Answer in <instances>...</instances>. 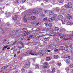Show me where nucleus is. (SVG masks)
Masks as SVG:
<instances>
[{
  "label": "nucleus",
  "instance_id": "27",
  "mask_svg": "<svg viewBox=\"0 0 73 73\" xmlns=\"http://www.w3.org/2000/svg\"><path fill=\"white\" fill-rule=\"evenodd\" d=\"M56 11L57 12H58L60 11V9L58 7H56Z\"/></svg>",
  "mask_w": 73,
  "mask_h": 73
},
{
  "label": "nucleus",
  "instance_id": "37",
  "mask_svg": "<svg viewBox=\"0 0 73 73\" xmlns=\"http://www.w3.org/2000/svg\"><path fill=\"white\" fill-rule=\"evenodd\" d=\"M15 46H14L11 48V50H13V49H15Z\"/></svg>",
  "mask_w": 73,
  "mask_h": 73
},
{
  "label": "nucleus",
  "instance_id": "33",
  "mask_svg": "<svg viewBox=\"0 0 73 73\" xmlns=\"http://www.w3.org/2000/svg\"><path fill=\"white\" fill-rule=\"evenodd\" d=\"M24 21H25V22H27V20L26 18H25V17L24 18Z\"/></svg>",
  "mask_w": 73,
  "mask_h": 73
},
{
  "label": "nucleus",
  "instance_id": "35",
  "mask_svg": "<svg viewBox=\"0 0 73 73\" xmlns=\"http://www.w3.org/2000/svg\"><path fill=\"white\" fill-rule=\"evenodd\" d=\"M48 26L50 27H52V24L51 23H50L48 24Z\"/></svg>",
  "mask_w": 73,
  "mask_h": 73
},
{
  "label": "nucleus",
  "instance_id": "22",
  "mask_svg": "<svg viewBox=\"0 0 73 73\" xmlns=\"http://www.w3.org/2000/svg\"><path fill=\"white\" fill-rule=\"evenodd\" d=\"M55 29L56 31H59L60 29H59V28L56 27L55 28Z\"/></svg>",
  "mask_w": 73,
  "mask_h": 73
},
{
  "label": "nucleus",
  "instance_id": "59",
  "mask_svg": "<svg viewBox=\"0 0 73 73\" xmlns=\"http://www.w3.org/2000/svg\"><path fill=\"white\" fill-rule=\"evenodd\" d=\"M17 53L18 54H19L20 53V51H17Z\"/></svg>",
  "mask_w": 73,
  "mask_h": 73
},
{
  "label": "nucleus",
  "instance_id": "53",
  "mask_svg": "<svg viewBox=\"0 0 73 73\" xmlns=\"http://www.w3.org/2000/svg\"><path fill=\"white\" fill-rule=\"evenodd\" d=\"M64 22H65V23H66V22H67V20H66V19H65L64 20Z\"/></svg>",
  "mask_w": 73,
  "mask_h": 73
},
{
  "label": "nucleus",
  "instance_id": "28",
  "mask_svg": "<svg viewBox=\"0 0 73 73\" xmlns=\"http://www.w3.org/2000/svg\"><path fill=\"white\" fill-rule=\"evenodd\" d=\"M67 24L68 25H70V24H71V22H69V21H68L67 23Z\"/></svg>",
  "mask_w": 73,
  "mask_h": 73
},
{
  "label": "nucleus",
  "instance_id": "41",
  "mask_svg": "<svg viewBox=\"0 0 73 73\" xmlns=\"http://www.w3.org/2000/svg\"><path fill=\"white\" fill-rule=\"evenodd\" d=\"M6 67H5V66L1 68V69L3 70V69H5Z\"/></svg>",
  "mask_w": 73,
  "mask_h": 73
},
{
  "label": "nucleus",
  "instance_id": "46",
  "mask_svg": "<svg viewBox=\"0 0 73 73\" xmlns=\"http://www.w3.org/2000/svg\"><path fill=\"white\" fill-rule=\"evenodd\" d=\"M73 64H71L70 65V68H73Z\"/></svg>",
  "mask_w": 73,
  "mask_h": 73
},
{
  "label": "nucleus",
  "instance_id": "17",
  "mask_svg": "<svg viewBox=\"0 0 73 73\" xmlns=\"http://www.w3.org/2000/svg\"><path fill=\"white\" fill-rule=\"evenodd\" d=\"M27 15L28 16H30L32 15V13L31 12H28L27 13Z\"/></svg>",
  "mask_w": 73,
  "mask_h": 73
},
{
  "label": "nucleus",
  "instance_id": "32",
  "mask_svg": "<svg viewBox=\"0 0 73 73\" xmlns=\"http://www.w3.org/2000/svg\"><path fill=\"white\" fill-rule=\"evenodd\" d=\"M48 19V18H47V17H45L43 19V21H45V20H47Z\"/></svg>",
  "mask_w": 73,
  "mask_h": 73
},
{
  "label": "nucleus",
  "instance_id": "31",
  "mask_svg": "<svg viewBox=\"0 0 73 73\" xmlns=\"http://www.w3.org/2000/svg\"><path fill=\"white\" fill-rule=\"evenodd\" d=\"M68 5H72V3L71 2H69L68 3Z\"/></svg>",
  "mask_w": 73,
  "mask_h": 73
},
{
  "label": "nucleus",
  "instance_id": "13",
  "mask_svg": "<svg viewBox=\"0 0 73 73\" xmlns=\"http://www.w3.org/2000/svg\"><path fill=\"white\" fill-rule=\"evenodd\" d=\"M54 58H56V59L57 58H58V56L57 55H55L54 56Z\"/></svg>",
  "mask_w": 73,
  "mask_h": 73
},
{
  "label": "nucleus",
  "instance_id": "40",
  "mask_svg": "<svg viewBox=\"0 0 73 73\" xmlns=\"http://www.w3.org/2000/svg\"><path fill=\"white\" fill-rule=\"evenodd\" d=\"M39 54L40 55V56H43V54L40 52L39 53Z\"/></svg>",
  "mask_w": 73,
  "mask_h": 73
},
{
  "label": "nucleus",
  "instance_id": "62",
  "mask_svg": "<svg viewBox=\"0 0 73 73\" xmlns=\"http://www.w3.org/2000/svg\"><path fill=\"white\" fill-rule=\"evenodd\" d=\"M68 36H65L64 38H68Z\"/></svg>",
  "mask_w": 73,
  "mask_h": 73
},
{
  "label": "nucleus",
  "instance_id": "29",
  "mask_svg": "<svg viewBox=\"0 0 73 73\" xmlns=\"http://www.w3.org/2000/svg\"><path fill=\"white\" fill-rule=\"evenodd\" d=\"M51 20L52 21H53V20H55V17H52L51 18Z\"/></svg>",
  "mask_w": 73,
  "mask_h": 73
},
{
  "label": "nucleus",
  "instance_id": "10",
  "mask_svg": "<svg viewBox=\"0 0 73 73\" xmlns=\"http://www.w3.org/2000/svg\"><path fill=\"white\" fill-rule=\"evenodd\" d=\"M7 17H11V13H6Z\"/></svg>",
  "mask_w": 73,
  "mask_h": 73
},
{
  "label": "nucleus",
  "instance_id": "43",
  "mask_svg": "<svg viewBox=\"0 0 73 73\" xmlns=\"http://www.w3.org/2000/svg\"><path fill=\"white\" fill-rule=\"evenodd\" d=\"M33 37V36L32 35L31 36H29V38H32V37Z\"/></svg>",
  "mask_w": 73,
  "mask_h": 73
},
{
  "label": "nucleus",
  "instance_id": "49",
  "mask_svg": "<svg viewBox=\"0 0 73 73\" xmlns=\"http://www.w3.org/2000/svg\"><path fill=\"white\" fill-rule=\"evenodd\" d=\"M54 52H58V50L56 49L55 50H54Z\"/></svg>",
  "mask_w": 73,
  "mask_h": 73
},
{
  "label": "nucleus",
  "instance_id": "51",
  "mask_svg": "<svg viewBox=\"0 0 73 73\" xmlns=\"http://www.w3.org/2000/svg\"><path fill=\"white\" fill-rule=\"evenodd\" d=\"M17 42V41H15L13 43V45H15V43Z\"/></svg>",
  "mask_w": 73,
  "mask_h": 73
},
{
  "label": "nucleus",
  "instance_id": "3",
  "mask_svg": "<svg viewBox=\"0 0 73 73\" xmlns=\"http://www.w3.org/2000/svg\"><path fill=\"white\" fill-rule=\"evenodd\" d=\"M66 17L68 20H71L72 19V16H70V15L68 14L66 15Z\"/></svg>",
  "mask_w": 73,
  "mask_h": 73
},
{
  "label": "nucleus",
  "instance_id": "44",
  "mask_svg": "<svg viewBox=\"0 0 73 73\" xmlns=\"http://www.w3.org/2000/svg\"><path fill=\"white\" fill-rule=\"evenodd\" d=\"M53 17H57V15L56 14L54 15H53Z\"/></svg>",
  "mask_w": 73,
  "mask_h": 73
},
{
  "label": "nucleus",
  "instance_id": "47",
  "mask_svg": "<svg viewBox=\"0 0 73 73\" xmlns=\"http://www.w3.org/2000/svg\"><path fill=\"white\" fill-rule=\"evenodd\" d=\"M48 64V63L47 62H45L44 64V65H47Z\"/></svg>",
  "mask_w": 73,
  "mask_h": 73
},
{
  "label": "nucleus",
  "instance_id": "18",
  "mask_svg": "<svg viewBox=\"0 0 73 73\" xmlns=\"http://www.w3.org/2000/svg\"><path fill=\"white\" fill-rule=\"evenodd\" d=\"M15 3H16V4H18V3H19V1L18 0H16L15 1Z\"/></svg>",
  "mask_w": 73,
  "mask_h": 73
},
{
  "label": "nucleus",
  "instance_id": "48",
  "mask_svg": "<svg viewBox=\"0 0 73 73\" xmlns=\"http://www.w3.org/2000/svg\"><path fill=\"white\" fill-rule=\"evenodd\" d=\"M26 1V0H22V3H24Z\"/></svg>",
  "mask_w": 73,
  "mask_h": 73
},
{
  "label": "nucleus",
  "instance_id": "6",
  "mask_svg": "<svg viewBox=\"0 0 73 73\" xmlns=\"http://www.w3.org/2000/svg\"><path fill=\"white\" fill-rule=\"evenodd\" d=\"M63 19V17L62 15H59L58 17V19L61 20Z\"/></svg>",
  "mask_w": 73,
  "mask_h": 73
},
{
  "label": "nucleus",
  "instance_id": "16",
  "mask_svg": "<svg viewBox=\"0 0 73 73\" xmlns=\"http://www.w3.org/2000/svg\"><path fill=\"white\" fill-rule=\"evenodd\" d=\"M53 46V44H51L49 45L48 46L49 48H52Z\"/></svg>",
  "mask_w": 73,
  "mask_h": 73
},
{
  "label": "nucleus",
  "instance_id": "34",
  "mask_svg": "<svg viewBox=\"0 0 73 73\" xmlns=\"http://www.w3.org/2000/svg\"><path fill=\"white\" fill-rule=\"evenodd\" d=\"M27 66L28 65H27V64H26L23 66V68H27Z\"/></svg>",
  "mask_w": 73,
  "mask_h": 73
},
{
  "label": "nucleus",
  "instance_id": "7",
  "mask_svg": "<svg viewBox=\"0 0 73 73\" xmlns=\"http://www.w3.org/2000/svg\"><path fill=\"white\" fill-rule=\"evenodd\" d=\"M28 35V33L27 32V31H25L24 32V33H23V35L24 36H27Z\"/></svg>",
  "mask_w": 73,
  "mask_h": 73
},
{
  "label": "nucleus",
  "instance_id": "63",
  "mask_svg": "<svg viewBox=\"0 0 73 73\" xmlns=\"http://www.w3.org/2000/svg\"><path fill=\"white\" fill-rule=\"evenodd\" d=\"M16 56V54H15L14 55V57H15Z\"/></svg>",
  "mask_w": 73,
  "mask_h": 73
},
{
  "label": "nucleus",
  "instance_id": "24",
  "mask_svg": "<svg viewBox=\"0 0 73 73\" xmlns=\"http://www.w3.org/2000/svg\"><path fill=\"white\" fill-rule=\"evenodd\" d=\"M64 49L65 51H67L68 50V47H64Z\"/></svg>",
  "mask_w": 73,
  "mask_h": 73
},
{
  "label": "nucleus",
  "instance_id": "42",
  "mask_svg": "<svg viewBox=\"0 0 73 73\" xmlns=\"http://www.w3.org/2000/svg\"><path fill=\"white\" fill-rule=\"evenodd\" d=\"M61 63H57V65H58V66H60V65H61Z\"/></svg>",
  "mask_w": 73,
  "mask_h": 73
},
{
  "label": "nucleus",
  "instance_id": "20",
  "mask_svg": "<svg viewBox=\"0 0 73 73\" xmlns=\"http://www.w3.org/2000/svg\"><path fill=\"white\" fill-rule=\"evenodd\" d=\"M26 65H29H29H30V62H26Z\"/></svg>",
  "mask_w": 73,
  "mask_h": 73
},
{
  "label": "nucleus",
  "instance_id": "26",
  "mask_svg": "<svg viewBox=\"0 0 73 73\" xmlns=\"http://www.w3.org/2000/svg\"><path fill=\"white\" fill-rule=\"evenodd\" d=\"M58 1L60 3H62L64 2V0H59Z\"/></svg>",
  "mask_w": 73,
  "mask_h": 73
},
{
  "label": "nucleus",
  "instance_id": "58",
  "mask_svg": "<svg viewBox=\"0 0 73 73\" xmlns=\"http://www.w3.org/2000/svg\"><path fill=\"white\" fill-rule=\"evenodd\" d=\"M65 9H62V11L63 12H64V11H65Z\"/></svg>",
  "mask_w": 73,
  "mask_h": 73
},
{
  "label": "nucleus",
  "instance_id": "4",
  "mask_svg": "<svg viewBox=\"0 0 73 73\" xmlns=\"http://www.w3.org/2000/svg\"><path fill=\"white\" fill-rule=\"evenodd\" d=\"M73 7L72 5H66L65 6V8L67 9V8H72Z\"/></svg>",
  "mask_w": 73,
  "mask_h": 73
},
{
  "label": "nucleus",
  "instance_id": "57",
  "mask_svg": "<svg viewBox=\"0 0 73 73\" xmlns=\"http://www.w3.org/2000/svg\"><path fill=\"white\" fill-rule=\"evenodd\" d=\"M47 52H51V51H50V50H47Z\"/></svg>",
  "mask_w": 73,
  "mask_h": 73
},
{
  "label": "nucleus",
  "instance_id": "56",
  "mask_svg": "<svg viewBox=\"0 0 73 73\" xmlns=\"http://www.w3.org/2000/svg\"><path fill=\"white\" fill-rule=\"evenodd\" d=\"M26 32H27V33H29V32H31V31H26Z\"/></svg>",
  "mask_w": 73,
  "mask_h": 73
},
{
  "label": "nucleus",
  "instance_id": "15",
  "mask_svg": "<svg viewBox=\"0 0 73 73\" xmlns=\"http://www.w3.org/2000/svg\"><path fill=\"white\" fill-rule=\"evenodd\" d=\"M49 38H50V37H49L45 38H44V40L45 41H48V40H49Z\"/></svg>",
  "mask_w": 73,
  "mask_h": 73
},
{
  "label": "nucleus",
  "instance_id": "5",
  "mask_svg": "<svg viewBox=\"0 0 73 73\" xmlns=\"http://www.w3.org/2000/svg\"><path fill=\"white\" fill-rule=\"evenodd\" d=\"M39 16H40V17H45V16H46V15L44 14V13H40L39 14Z\"/></svg>",
  "mask_w": 73,
  "mask_h": 73
},
{
  "label": "nucleus",
  "instance_id": "14",
  "mask_svg": "<svg viewBox=\"0 0 73 73\" xmlns=\"http://www.w3.org/2000/svg\"><path fill=\"white\" fill-rule=\"evenodd\" d=\"M44 12L45 15H48V11H47L46 10H45L44 11Z\"/></svg>",
  "mask_w": 73,
  "mask_h": 73
},
{
  "label": "nucleus",
  "instance_id": "50",
  "mask_svg": "<svg viewBox=\"0 0 73 73\" xmlns=\"http://www.w3.org/2000/svg\"><path fill=\"white\" fill-rule=\"evenodd\" d=\"M69 67H67L66 68V70H69Z\"/></svg>",
  "mask_w": 73,
  "mask_h": 73
},
{
  "label": "nucleus",
  "instance_id": "25",
  "mask_svg": "<svg viewBox=\"0 0 73 73\" xmlns=\"http://www.w3.org/2000/svg\"><path fill=\"white\" fill-rule=\"evenodd\" d=\"M8 48V46H5L3 48L2 50H4L5 48Z\"/></svg>",
  "mask_w": 73,
  "mask_h": 73
},
{
  "label": "nucleus",
  "instance_id": "38",
  "mask_svg": "<svg viewBox=\"0 0 73 73\" xmlns=\"http://www.w3.org/2000/svg\"><path fill=\"white\" fill-rule=\"evenodd\" d=\"M55 70L56 69H55V68L53 69L52 71V72H55Z\"/></svg>",
  "mask_w": 73,
  "mask_h": 73
},
{
  "label": "nucleus",
  "instance_id": "21",
  "mask_svg": "<svg viewBox=\"0 0 73 73\" xmlns=\"http://www.w3.org/2000/svg\"><path fill=\"white\" fill-rule=\"evenodd\" d=\"M70 60L69 59H67L66 60V63H67V64H69V63L70 62Z\"/></svg>",
  "mask_w": 73,
  "mask_h": 73
},
{
  "label": "nucleus",
  "instance_id": "12",
  "mask_svg": "<svg viewBox=\"0 0 73 73\" xmlns=\"http://www.w3.org/2000/svg\"><path fill=\"white\" fill-rule=\"evenodd\" d=\"M31 18L32 20H36V17L33 16H32L31 17Z\"/></svg>",
  "mask_w": 73,
  "mask_h": 73
},
{
  "label": "nucleus",
  "instance_id": "64",
  "mask_svg": "<svg viewBox=\"0 0 73 73\" xmlns=\"http://www.w3.org/2000/svg\"><path fill=\"white\" fill-rule=\"evenodd\" d=\"M70 48H71V49H73V48H72V46H71V45L70 46Z\"/></svg>",
  "mask_w": 73,
  "mask_h": 73
},
{
  "label": "nucleus",
  "instance_id": "60",
  "mask_svg": "<svg viewBox=\"0 0 73 73\" xmlns=\"http://www.w3.org/2000/svg\"><path fill=\"white\" fill-rule=\"evenodd\" d=\"M7 25L8 26H9V27H11V24H7Z\"/></svg>",
  "mask_w": 73,
  "mask_h": 73
},
{
  "label": "nucleus",
  "instance_id": "55",
  "mask_svg": "<svg viewBox=\"0 0 73 73\" xmlns=\"http://www.w3.org/2000/svg\"><path fill=\"white\" fill-rule=\"evenodd\" d=\"M15 73H18V71H17V70H15Z\"/></svg>",
  "mask_w": 73,
  "mask_h": 73
},
{
  "label": "nucleus",
  "instance_id": "19",
  "mask_svg": "<svg viewBox=\"0 0 73 73\" xmlns=\"http://www.w3.org/2000/svg\"><path fill=\"white\" fill-rule=\"evenodd\" d=\"M46 60H48V61H49V60H50V57H46Z\"/></svg>",
  "mask_w": 73,
  "mask_h": 73
},
{
  "label": "nucleus",
  "instance_id": "30",
  "mask_svg": "<svg viewBox=\"0 0 73 73\" xmlns=\"http://www.w3.org/2000/svg\"><path fill=\"white\" fill-rule=\"evenodd\" d=\"M48 20L49 22H52V20L51 18L48 19Z\"/></svg>",
  "mask_w": 73,
  "mask_h": 73
},
{
  "label": "nucleus",
  "instance_id": "11",
  "mask_svg": "<svg viewBox=\"0 0 73 73\" xmlns=\"http://www.w3.org/2000/svg\"><path fill=\"white\" fill-rule=\"evenodd\" d=\"M54 11H50L49 13V15H50L51 16V15H53V14H54Z\"/></svg>",
  "mask_w": 73,
  "mask_h": 73
},
{
  "label": "nucleus",
  "instance_id": "54",
  "mask_svg": "<svg viewBox=\"0 0 73 73\" xmlns=\"http://www.w3.org/2000/svg\"><path fill=\"white\" fill-rule=\"evenodd\" d=\"M63 32H65L66 31V30H65V29H63Z\"/></svg>",
  "mask_w": 73,
  "mask_h": 73
},
{
  "label": "nucleus",
  "instance_id": "61",
  "mask_svg": "<svg viewBox=\"0 0 73 73\" xmlns=\"http://www.w3.org/2000/svg\"><path fill=\"white\" fill-rule=\"evenodd\" d=\"M19 43H20V44H21L22 45L23 44V42H20Z\"/></svg>",
  "mask_w": 73,
  "mask_h": 73
},
{
  "label": "nucleus",
  "instance_id": "9",
  "mask_svg": "<svg viewBox=\"0 0 73 73\" xmlns=\"http://www.w3.org/2000/svg\"><path fill=\"white\" fill-rule=\"evenodd\" d=\"M21 71L23 73H27V70H25V69L24 68H23L21 69Z\"/></svg>",
  "mask_w": 73,
  "mask_h": 73
},
{
  "label": "nucleus",
  "instance_id": "1",
  "mask_svg": "<svg viewBox=\"0 0 73 73\" xmlns=\"http://www.w3.org/2000/svg\"><path fill=\"white\" fill-rule=\"evenodd\" d=\"M35 51L34 50H31L30 51H29V54L31 55V56H34L35 55Z\"/></svg>",
  "mask_w": 73,
  "mask_h": 73
},
{
  "label": "nucleus",
  "instance_id": "2",
  "mask_svg": "<svg viewBox=\"0 0 73 73\" xmlns=\"http://www.w3.org/2000/svg\"><path fill=\"white\" fill-rule=\"evenodd\" d=\"M33 13L34 15H38V12L36 10H33Z\"/></svg>",
  "mask_w": 73,
  "mask_h": 73
},
{
  "label": "nucleus",
  "instance_id": "23",
  "mask_svg": "<svg viewBox=\"0 0 73 73\" xmlns=\"http://www.w3.org/2000/svg\"><path fill=\"white\" fill-rule=\"evenodd\" d=\"M36 69H40V66L38 65H36V68H35Z\"/></svg>",
  "mask_w": 73,
  "mask_h": 73
},
{
  "label": "nucleus",
  "instance_id": "39",
  "mask_svg": "<svg viewBox=\"0 0 73 73\" xmlns=\"http://www.w3.org/2000/svg\"><path fill=\"white\" fill-rule=\"evenodd\" d=\"M18 48H19V49H21V48H22V47H21V46H18Z\"/></svg>",
  "mask_w": 73,
  "mask_h": 73
},
{
  "label": "nucleus",
  "instance_id": "8",
  "mask_svg": "<svg viewBox=\"0 0 73 73\" xmlns=\"http://www.w3.org/2000/svg\"><path fill=\"white\" fill-rule=\"evenodd\" d=\"M29 54V51H27L26 53H24L23 54V56H27V55H28Z\"/></svg>",
  "mask_w": 73,
  "mask_h": 73
},
{
  "label": "nucleus",
  "instance_id": "36",
  "mask_svg": "<svg viewBox=\"0 0 73 73\" xmlns=\"http://www.w3.org/2000/svg\"><path fill=\"white\" fill-rule=\"evenodd\" d=\"M13 19L14 20H17V18H16L15 17H13Z\"/></svg>",
  "mask_w": 73,
  "mask_h": 73
},
{
  "label": "nucleus",
  "instance_id": "52",
  "mask_svg": "<svg viewBox=\"0 0 73 73\" xmlns=\"http://www.w3.org/2000/svg\"><path fill=\"white\" fill-rule=\"evenodd\" d=\"M47 67H48V66H44V68H46Z\"/></svg>",
  "mask_w": 73,
  "mask_h": 73
},
{
  "label": "nucleus",
  "instance_id": "45",
  "mask_svg": "<svg viewBox=\"0 0 73 73\" xmlns=\"http://www.w3.org/2000/svg\"><path fill=\"white\" fill-rule=\"evenodd\" d=\"M59 31L60 32H63V29H60Z\"/></svg>",
  "mask_w": 73,
  "mask_h": 73
}]
</instances>
